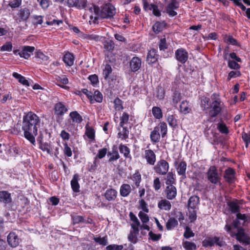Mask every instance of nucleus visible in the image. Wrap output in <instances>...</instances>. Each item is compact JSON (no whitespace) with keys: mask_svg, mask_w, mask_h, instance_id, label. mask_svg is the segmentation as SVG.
<instances>
[{"mask_svg":"<svg viewBox=\"0 0 250 250\" xmlns=\"http://www.w3.org/2000/svg\"><path fill=\"white\" fill-rule=\"evenodd\" d=\"M250 220L249 217L245 214L240 213H237L236 218L232 222L233 229H236L237 232L232 229L230 225L227 223L225 226V230L229 232L232 237H235L236 239L243 243L245 245L250 244V238L246 234L245 229L242 228L243 226L246 225Z\"/></svg>","mask_w":250,"mask_h":250,"instance_id":"1","label":"nucleus"},{"mask_svg":"<svg viewBox=\"0 0 250 250\" xmlns=\"http://www.w3.org/2000/svg\"><path fill=\"white\" fill-rule=\"evenodd\" d=\"M41 120L32 112H28L23 118L22 130L24 137L31 144L35 146V137L38 134V129L40 127Z\"/></svg>","mask_w":250,"mask_h":250,"instance_id":"2","label":"nucleus"},{"mask_svg":"<svg viewBox=\"0 0 250 250\" xmlns=\"http://www.w3.org/2000/svg\"><path fill=\"white\" fill-rule=\"evenodd\" d=\"M88 9L91 13L90 20H93L94 23L100 18L110 19L116 13L115 8L110 3L104 4L101 7V9L98 6L92 4L88 7Z\"/></svg>","mask_w":250,"mask_h":250,"instance_id":"3","label":"nucleus"},{"mask_svg":"<svg viewBox=\"0 0 250 250\" xmlns=\"http://www.w3.org/2000/svg\"><path fill=\"white\" fill-rule=\"evenodd\" d=\"M202 244L205 247H212L214 245L221 247L226 245V242L223 237L210 236L203 241Z\"/></svg>","mask_w":250,"mask_h":250,"instance_id":"4","label":"nucleus"},{"mask_svg":"<svg viewBox=\"0 0 250 250\" xmlns=\"http://www.w3.org/2000/svg\"><path fill=\"white\" fill-rule=\"evenodd\" d=\"M208 180L212 184H220L221 177L217 172L216 168L212 166L209 167L207 172Z\"/></svg>","mask_w":250,"mask_h":250,"instance_id":"5","label":"nucleus"},{"mask_svg":"<svg viewBox=\"0 0 250 250\" xmlns=\"http://www.w3.org/2000/svg\"><path fill=\"white\" fill-rule=\"evenodd\" d=\"M155 171L160 175H165L169 169L168 163L164 160H161L158 161L154 167Z\"/></svg>","mask_w":250,"mask_h":250,"instance_id":"6","label":"nucleus"},{"mask_svg":"<svg viewBox=\"0 0 250 250\" xmlns=\"http://www.w3.org/2000/svg\"><path fill=\"white\" fill-rule=\"evenodd\" d=\"M209 108L210 110L208 114L210 117H215L217 116L221 111V101L216 100L209 104Z\"/></svg>","mask_w":250,"mask_h":250,"instance_id":"7","label":"nucleus"},{"mask_svg":"<svg viewBox=\"0 0 250 250\" xmlns=\"http://www.w3.org/2000/svg\"><path fill=\"white\" fill-rule=\"evenodd\" d=\"M174 166L178 175L181 176V178L184 179L186 178V171L187 170V163L184 160L180 161H175Z\"/></svg>","mask_w":250,"mask_h":250,"instance_id":"8","label":"nucleus"},{"mask_svg":"<svg viewBox=\"0 0 250 250\" xmlns=\"http://www.w3.org/2000/svg\"><path fill=\"white\" fill-rule=\"evenodd\" d=\"M175 56L176 59L182 64L185 63L188 58V51L183 48L177 49L175 52Z\"/></svg>","mask_w":250,"mask_h":250,"instance_id":"9","label":"nucleus"},{"mask_svg":"<svg viewBox=\"0 0 250 250\" xmlns=\"http://www.w3.org/2000/svg\"><path fill=\"white\" fill-rule=\"evenodd\" d=\"M67 5L69 7H75L78 9H82L86 6V0H66Z\"/></svg>","mask_w":250,"mask_h":250,"instance_id":"10","label":"nucleus"},{"mask_svg":"<svg viewBox=\"0 0 250 250\" xmlns=\"http://www.w3.org/2000/svg\"><path fill=\"white\" fill-rule=\"evenodd\" d=\"M165 192L167 198L170 200L174 199L177 196V189L173 185L167 186Z\"/></svg>","mask_w":250,"mask_h":250,"instance_id":"11","label":"nucleus"},{"mask_svg":"<svg viewBox=\"0 0 250 250\" xmlns=\"http://www.w3.org/2000/svg\"><path fill=\"white\" fill-rule=\"evenodd\" d=\"M147 163L150 165H154L156 162V155L151 149H146L144 155Z\"/></svg>","mask_w":250,"mask_h":250,"instance_id":"12","label":"nucleus"},{"mask_svg":"<svg viewBox=\"0 0 250 250\" xmlns=\"http://www.w3.org/2000/svg\"><path fill=\"white\" fill-rule=\"evenodd\" d=\"M8 244L13 248L17 247L20 244V239L15 232H10L7 236Z\"/></svg>","mask_w":250,"mask_h":250,"instance_id":"13","label":"nucleus"},{"mask_svg":"<svg viewBox=\"0 0 250 250\" xmlns=\"http://www.w3.org/2000/svg\"><path fill=\"white\" fill-rule=\"evenodd\" d=\"M34 50L35 47L34 46H24L22 47L21 52H19V55L21 57L28 59Z\"/></svg>","mask_w":250,"mask_h":250,"instance_id":"14","label":"nucleus"},{"mask_svg":"<svg viewBox=\"0 0 250 250\" xmlns=\"http://www.w3.org/2000/svg\"><path fill=\"white\" fill-rule=\"evenodd\" d=\"M199 203L200 198L198 196H192L188 199V207L189 208L198 209Z\"/></svg>","mask_w":250,"mask_h":250,"instance_id":"15","label":"nucleus"},{"mask_svg":"<svg viewBox=\"0 0 250 250\" xmlns=\"http://www.w3.org/2000/svg\"><path fill=\"white\" fill-rule=\"evenodd\" d=\"M141 60L137 57H134L130 62V67L132 72L138 71L141 66Z\"/></svg>","mask_w":250,"mask_h":250,"instance_id":"16","label":"nucleus"},{"mask_svg":"<svg viewBox=\"0 0 250 250\" xmlns=\"http://www.w3.org/2000/svg\"><path fill=\"white\" fill-rule=\"evenodd\" d=\"M54 110L55 114L59 116L63 115L67 111V109L62 102L56 104L54 105Z\"/></svg>","mask_w":250,"mask_h":250,"instance_id":"17","label":"nucleus"},{"mask_svg":"<svg viewBox=\"0 0 250 250\" xmlns=\"http://www.w3.org/2000/svg\"><path fill=\"white\" fill-rule=\"evenodd\" d=\"M224 178L228 183H233L235 179L234 170L231 168H229L226 169L224 174Z\"/></svg>","mask_w":250,"mask_h":250,"instance_id":"18","label":"nucleus"},{"mask_svg":"<svg viewBox=\"0 0 250 250\" xmlns=\"http://www.w3.org/2000/svg\"><path fill=\"white\" fill-rule=\"evenodd\" d=\"M158 56L159 55L157 54L156 49H151L147 54L146 61L148 64L154 63L157 61Z\"/></svg>","mask_w":250,"mask_h":250,"instance_id":"19","label":"nucleus"},{"mask_svg":"<svg viewBox=\"0 0 250 250\" xmlns=\"http://www.w3.org/2000/svg\"><path fill=\"white\" fill-rule=\"evenodd\" d=\"M160 127L155 126L153 131H152L150 134V138L151 141L153 143H158L160 139V134L159 133Z\"/></svg>","mask_w":250,"mask_h":250,"instance_id":"20","label":"nucleus"},{"mask_svg":"<svg viewBox=\"0 0 250 250\" xmlns=\"http://www.w3.org/2000/svg\"><path fill=\"white\" fill-rule=\"evenodd\" d=\"M132 188L129 184H123L120 188V193L121 196L125 197L131 193Z\"/></svg>","mask_w":250,"mask_h":250,"instance_id":"21","label":"nucleus"},{"mask_svg":"<svg viewBox=\"0 0 250 250\" xmlns=\"http://www.w3.org/2000/svg\"><path fill=\"white\" fill-rule=\"evenodd\" d=\"M79 180V176L77 174L73 175L72 179L71 181V186L73 191L75 192L80 191V185L78 183Z\"/></svg>","mask_w":250,"mask_h":250,"instance_id":"22","label":"nucleus"},{"mask_svg":"<svg viewBox=\"0 0 250 250\" xmlns=\"http://www.w3.org/2000/svg\"><path fill=\"white\" fill-rule=\"evenodd\" d=\"M129 216L132 223L131 224V229H139V228L140 226V222L136 216L132 212H130L129 214Z\"/></svg>","mask_w":250,"mask_h":250,"instance_id":"23","label":"nucleus"},{"mask_svg":"<svg viewBox=\"0 0 250 250\" xmlns=\"http://www.w3.org/2000/svg\"><path fill=\"white\" fill-rule=\"evenodd\" d=\"M158 207L161 210L168 211L171 208V204L168 200L163 199L158 202Z\"/></svg>","mask_w":250,"mask_h":250,"instance_id":"24","label":"nucleus"},{"mask_svg":"<svg viewBox=\"0 0 250 250\" xmlns=\"http://www.w3.org/2000/svg\"><path fill=\"white\" fill-rule=\"evenodd\" d=\"M117 194V191L113 188L108 189L104 193V196L108 201L114 200Z\"/></svg>","mask_w":250,"mask_h":250,"instance_id":"25","label":"nucleus"},{"mask_svg":"<svg viewBox=\"0 0 250 250\" xmlns=\"http://www.w3.org/2000/svg\"><path fill=\"white\" fill-rule=\"evenodd\" d=\"M39 148L43 151H46L49 154H53V146L51 143H41L39 146Z\"/></svg>","mask_w":250,"mask_h":250,"instance_id":"26","label":"nucleus"},{"mask_svg":"<svg viewBox=\"0 0 250 250\" xmlns=\"http://www.w3.org/2000/svg\"><path fill=\"white\" fill-rule=\"evenodd\" d=\"M30 14V11L28 8H21L18 13V15L20 18V21H26L28 19Z\"/></svg>","mask_w":250,"mask_h":250,"instance_id":"27","label":"nucleus"},{"mask_svg":"<svg viewBox=\"0 0 250 250\" xmlns=\"http://www.w3.org/2000/svg\"><path fill=\"white\" fill-rule=\"evenodd\" d=\"M74 59L73 54L68 52L64 55L63 61L66 65L71 66L74 64Z\"/></svg>","mask_w":250,"mask_h":250,"instance_id":"28","label":"nucleus"},{"mask_svg":"<svg viewBox=\"0 0 250 250\" xmlns=\"http://www.w3.org/2000/svg\"><path fill=\"white\" fill-rule=\"evenodd\" d=\"M139 229H131L129 234L128 235V240L132 243L135 244L137 242V236L139 234Z\"/></svg>","mask_w":250,"mask_h":250,"instance_id":"29","label":"nucleus"},{"mask_svg":"<svg viewBox=\"0 0 250 250\" xmlns=\"http://www.w3.org/2000/svg\"><path fill=\"white\" fill-rule=\"evenodd\" d=\"M69 116L73 123L80 124L83 121L82 116L76 111L71 112Z\"/></svg>","mask_w":250,"mask_h":250,"instance_id":"30","label":"nucleus"},{"mask_svg":"<svg viewBox=\"0 0 250 250\" xmlns=\"http://www.w3.org/2000/svg\"><path fill=\"white\" fill-rule=\"evenodd\" d=\"M11 121L10 117L6 113L0 114V125L1 127L6 126L9 122Z\"/></svg>","mask_w":250,"mask_h":250,"instance_id":"31","label":"nucleus"},{"mask_svg":"<svg viewBox=\"0 0 250 250\" xmlns=\"http://www.w3.org/2000/svg\"><path fill=\"white\" fill-rule=\"evenodd\" d=\"M12 76L13 77L18 80L19 82L22 84L27 86H29L30 85V83L28 80H27L24 77L21 76V74L17 72H14L12 74Z\"/></svg>","mask_w":250,"mask_h":250,"instance_id":"32","label":"nucleus"},{"mask_svg":"<svg viewBox=\"0 0 250 250\" xmlns=\"http://www.w3.org/2000/svg\"><path fill=\"white\" fill-rule=\"evenodd\" d=\"M0 199L5 204L10 203L12 201L10 194L6 191L0 192Z\"/></svg>","mask_w":250,"mask_h":250,"instance_id":"33","label":"nucleus"},{"mask_svg":"<svg viewBox=\"0 0 250 250\" xmlns=\"http://www.w3.org/2000/svg\"><path fill=\"white\" fill-rule=\"evenodd\" d=\"M120 152L124 154V156L126 158L131 159V156L130 154V149L126 146L121 144L119 146Z\"/></svg>","mask_w":250,"mask_h":250,"instance_id":"34","label":"nucleus"},{"mask_svg":"<svg viewBox=\"0 0 250 250\" xmlns=\"http://www.w3.org/2000/svg\"><path fill=\"white\" fill-rule=\"evenodd\" d=\"M228 206L231 212L233 213H238L240 211V207L238 204L234 201H231L228 203Z\"/></svg>","mask_w":250,"mask_h":250,"instance_id":"35","label":"nucleus"},{"mask_svg":"<svg viewBox=\"0 0 250 250\" xmlns=\"http://www.w3.org/2000/svg\"><path fill=\"white\" fill-rule=\"evenodd\" d=\"M107 157L109 158L108 161L113 162L119 159L120 155L117 150H113L112 152H108Z\"/></svg>","mask_w":250,"mask_h":250,"instance_id":"36","label":"nucleus"},{"mask_svg":"<svg viewBox=\"0 0 250 250\" xmlns=\"http://www.w3.org/2000/svg\"><path fill=\"white\" fill-rule=\"evenodd\" d=\"M180 109L181 112L186 114L190 112L191 109L189 107L188 103L186 101L182 102L180 105Z\"/></svg>","mask_w":250,"mask_h":250,"instance_id":"37","label":"nucleus"},{"mask_svg":"<svg viewBox=\"0 0 250 250\" xmlns=\"http://www.w3.org/2000/svg\"><path fill=\"white\" fill-rule=\"evenodd\" d=\"M131 179L134 182L136 187L138 188L142 180L141 175L138 171H136L132 175Z\"/></svg>","mask_w":250,"mask_h":250,"instance_id":"38","label":"nucleus"},{"mask_svg":"<svg viewBox=\"0 0 250 250\" xmlns=\"http://www.w3.org/2000/svg\"><path fill=\"white\" fill-rule=\"evenodd\" d=\"M152 113L154 117L157 119H160L163 117L161 109L157 106H154L152 109Z\"/></svg>","mask_w":250,"mask_h":250,"instance_id":"39","label":"nucleus"},{"mask_svg":"<svg viewBox=\"0 0 250 250\" xmlns=\"http://www.w3.org/2000/svg\"><path fill=\"white\" fill-rule=\"evenodd\" d=\"M112 69L109 64H106L103 70V75L104 79L107 80L109 75L112 73Z\"/></svg>","mask_w":250,"mask_h":250,"instance_id":"40","label":"nucleus"},{"mask_svg":"<svg viewBox=\"0 0 250 250\" xmlns=\"http://www.w3.org/2000/svg\"><path fill=\"white\" fill-rule=\"evenodd\" d=\"M165 26V23L161 22H156L152 27L153 30L155 33L161 32Z\"/></svg>","mask_w":250,"mask_h":250,"instance_id":"41","label":"nucleus"},{"mask_svg":"<svg viewBox=\"0 0 250 250\" xmlns=\"http://www.w3.org/2000/svg\"><path fill=\"white\" fill-rule=\"evenodd\" d=\"M183 246L186 250H196L197 249L195 243L188 241L183 242Z\"/></svg>","mask_w":250,"mask_h":250,"instance_id":"42","label":"nucleus"},{"mask_svg":"<svg viewBox=\"0 0 250 250\" xmlns=\"http://www.w3.org/2000/svg\"><path fill=\"white\" fill-rule=\"evenodd\" d=\"M178 225L177 220L174 218H170L167 223L166 228L167 229L170 230Z\"/></svg>","mask_w":250,"mask_h":250,"instance_id":"43","label":"nucleus"},{"mask_svg":"<svg viewBox=\"0 0 250 250\" xmlns=\"http://www.w3.org/2000/svg\"><path fill=\"white\" fill-rule=\"evenodd\" d=\"M71 217L74 225L84 222V217L82 216L78 215L75 214H71Z\"/></svg>","mask_w":250,"mask_h":250,"instance_id":"44","label":"nucleus"},{"mask_svg":"<svg viewBox=\"0 0 250 250\" xmlns=\"http://www.w3.org/2000/svg\"><path fill=\"white\" fill-rule=\"evenodd\" d=\"M114 107L116 110H122L124 109L123 105V101L117 97L114 100Z\"/></svg>","mask_w":250,"mask_h":250,"instance_id":"45","label":"nucleus"},{"mask_svg":"<svg viewBox=\"0 0 250 250\" xmlns=\"http://www.w3.org/2000/svg\"><path fill=\"white\" fill-rule=\"evenodd\" d=\"M129 115L126 112H124L122 116L120 118V125L121 127H123L125 124L128 123Z\"/></svg>","mask_w":250,"mask_h":250,"instance_id":"46","label":"nucleus"},{"mask_svg":"<svg viewBox=\"0 0 250 250\" xmlns=\"http://www.w3.org/2000/svg\"><path fill=\"white\" fill-rule=\"evenodd\" d=\"M93 98L94 99V102L102 103L103 100V96L101 92L99 90L95 91L93 94Z\"/></svg>","mask_w":250,"mask_h":250,"instance_id":"47","label":"nucleus"},{"mask_svg":"<svg viewBox=\"0 0 250 250\" xmlns=\"http://www.w3.org/2000/svg\"><path fill=\"white\" fill-rule=\"evenodd\" d=\"M93 240L95 242L104 246H106L108 243L107 238L106 236H104L103 237H94Z\"/></svg>","mask_w":250,"mask_h":250,"instance_id":"48","label":"nucleus"},{"mask_svg":"<svg viewBox=\"0 0 250 250\" xmlns=\"http://www.w3.org/2000/svg\"><path fill=\"white\" fill-rule=\"evenodd\" d=\"M188 217L191 222H194L197 218V210L195 209H191L188 208Z\"/></svg>","mask_w":250,"mask_h":250,"instance_id":"49","label":"nucleus"},{"mask_svg":"<svg viewBox=\"0 0 250 250\" xmlns=\"http://www.w3.org/2000/svg\"><path fill=\"white\" fill-rule=\"evenodd\" d=\"M85 134L86 135V136L89 139L91 140L94 139L95 130L92 127L90 126L86 127Z\"/></svg>","mask_w":250,"mask_h":250,"instance_id":"50","label":"nucleus"},{"mask_svg":"<svg viewBox=\"0 0 250 250\" xmlns=\"http://www.w3.org/2000/svg\"><path fill=\"white\" fill-rule=\"evenodd\" d=\"M167 121L170 126L175 127L177 126V120L174 115H168L167 118Z\"/></svg>","mask_w":250,"mask_h":250,"instance_id":"51","label":"nucleus"},{"mask_svg":"<svg viewBox=\"0 0 250 250\" xmlns=\"http://www.w3.org/2000/svg\"><path fill=\"white\" fill-rule=\"evenodd\" d=\"M209 99L207 97H203L201 100V106L204 110H207L209 108Z\"/></svg>","mask_w":250,"mask_h":250,"instance_id":"52","label":"nucleus"},{"mask_svg":"<svg viewBox=\"0 0 250 250\" xmlns=\"http://www.w3.org/2000/svg\"><path fill=\"white\" fill-rule=\"evenodd\" d=\"M129 131L126 127L123 126V130L118 133L119 137L122 140H125L128 137Z\"/></svg>","mask_w":250,"mask_h":250,"instance_id":"53","label":"nucleus"},{"mask_svg":"<svg viewBox=\"0 0 250 250\" xmlns=\"http://www.w3.org/2000/svg\"><path fill=\"white\" fill-rule=\"evenodd\" d=\"M138 216L140 218L142 224L147 223L149 221L148 216L142 211H140L139 212Z\"/></svg>","mask_w":250,"mask_h":250,"instance_id":"54","label":"nucleus"},{"mask_svg":"<svg viewBox=\"0 0 250 250\" xmlns=\"http://www.w3.org/2000/svg\"><path fill=\"white\" fill-rule=\"evenodd\" d=\"M175 182V179L174 178V174L172 172H168L167 173L166 184L167 186L172 185Z\"/></svg>","mask_w":250,"mask_h":250,"instance_id":"55","label":"nucleus"},{"mask_svg":"<svg viewBox=\"0 0 250 250\" xmlns=\"http://www.w3.org/2000/svg\"><path fill=\"white\" fill-rule=\"evenodd\" d=\"M82 92L84 94L87 98L89 100L90 103L92 104L94 103V100L93 98V93L91 91H88L87 89L83 88L82 89Z\"/></svg>","mask_w":250,"mask_h":250,"instance_id":"56","label":"nucleus"},{"mask_svg":"<svg viewBox=\"0 0 250 250\" xmlns=\"http://www.w3.org/2000/svg\"><path fill=\"white\" fill-rule=\"evenodd\" d=\"M160 127V130L162 133V137L164 138L167 133V125L166 123L161 122L158 126Z\"/></svg>","mask_w":250,"mask_h":250,"instance_id":"57","label":"nucleus"},{"mask_svg":"<svg viewBox=\"0 0 250 250\" xmlns=\"http://www.w3.org/2000/svg\"><path fill=\"white\" fill-rule=\"evenodd\" d=\"M217 128L219 131L223 134H228L229 133V130L226 125L224 123H219L218 125Z\"/></svg>","mask_w":250,"mask_h":250,"instance_id":"58","label":"nucleus"},{"mask_svg":"<svg viewBox=\"0 0 250 250\" xmlns=\"http://www.w3.org/2000/svg\"><path fill=\"white\" fill-rule=\"evenodd\" d=\"M168 45L167 43L166 38H162L160 40L159 43V48L162 51H164L167 48Z\"/></svg>","mask_w":250,"mask_h":250,"instance_id":"59","label":"nucleus"},{"mask_svg":"<svg viewBox=\"0 0 250 250\" xmlns=\"http://www.w3.org/2000/svg\"><path fill=\"white\" fill-rule=\"evenodd\" d=\"M161 186L162 185L159 178H156L154 180L153 183V187L154 190L156 191H158L161 188Z\"/></svg>","mask_w":250,"mask_h":250,"instance_id":"60","label":"nucleus"},{"mask_svg":"<svg viewBox=\"0 0 250 250\" xmlns=\"http://www.w3.org/2000/svg\"><path fill=\"white\" fill-rule=\"evenodd\" d=\"M225 41L227 43L232 45H238L237 41L234 39L232 36H228L225 38Z\"/></svg>","mask_w":250,"mask_h":250,"instance_id":"61","label":"nucleus"},{"mask_svg":"<svg viewBox=\"0 0 250 250\" xmlns=\"http://www.w3.org/2000/svg\"><path fill=\"white\" fill-rule=\"evenodd\" d=\"M242 138L245 143L246 147H248L249 144L250 143V134H247L246 132H242Z\"/></svg>","mask_w":250,"mask_h":250,"instance_id":"62","label":"nucleus"},{"mask_svg":"<svg viewBox=\"0 0 250 250\" xmlns=\"http://www.w3.org/2000/svg\"><path fill=\"white\" fill-rule=\"evenodd\" d=\"M56 81L58 82H60L63 84H67L68 83L69 81L67 77L65 75L62 76H58L56 78Z\"/></svg>","mask_w":250,"mask_h":250,"instance_id":"63","label":"nucleus"},{"mask_svg":"<svg viewBox=\"0 0 250 250\" xmlns=\"http://www.w3.org/2000/svg\"><path fill=\"white\" fill-rule=\"evenodd\" d=\"M123 249V245H118L116 244L109 245L106 247V250H122Z\"/></svg>","mask_w":250,"mask_h":250,"instance_id":"64","label":"nucleus"}]
</instances>
